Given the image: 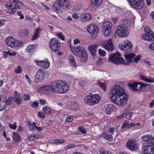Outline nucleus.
Masks as SVG:
<instances>
[{"mask_svg":"<svg viewBox=\"0 0 154 154\" xmlns=\"http://www.w3.org/2000/svg\"><path fill=\"white\" fill-rule=\"evenodd\" d=\"M142 138L146 142L142 146V152L144 154H154V137L151 135H146Z\"/></svg>","mask_w":154,"mask_h":154,"instance_id":"nucleus-1","label":"nucleus"},{"mask_svg":"<svg viewBox=\"0 0 154 154\" xmlns=\"http://www.w3.org/2000/svg\"><path fill=\"white\" fill-rule=\"evenodd\" d=\"M55 93L60 94L66 93L69 90L68 84L65 81L58 80L53 83Z\"/></svg>","mask_w":154,"mask_h":154,"instance_id":"nucleus-2","label":"nucleus"},{"mask_svg":"<svg viewBox=\"0 0 154 154\" xmlns=\"http://www.w3.org/2000/svg\"><path fill=\"white\" fill-rule=\"evenodd\" d=\"M70 6V3L69 0H57L54 2L53 7V9L57 12L62 8L68 9Z\"/></svg>","mask_w":154,"mask_h":154,"instance_id":"nucleus-3","label":"nucleus"},{"mask_svg":"<svg viewBox=\"0 0 154 154\" xmlns=\"http://www.w3.org/2000/svg\"><path fill=\"white\" fill-rule=\"evenodd\" d=\"M69 46L72 52L77 56L80 57L81 58L87 60V54L86 53L85 50L83 47L79 46L71 48V45L70 42L69 44Z\"/></svg>","mask_w":154,"mask_h":154,"instance_id":"nucleus-4","label":"nucleus"},{"mask_svg":"<svg viewBox=\"0 0 154 154\" xmlns=\"http://www.w3.org/2000/svg\"><path fill=\"white\" fill-rule=\"evenodd\" d=\"M124 88L120 85H117L114 86L109 92L111 100L116 99L117 97L121 96L123 95L126 94Z\"/></svg>","mask_w":154,"mask_h":154,"instance_id":"nucleus-5","label":"nucleus"},{"mask_svg":"<svg viewBox=\"0 0 154 154\" xmlns=\"http://www.w3.org/2000/svg\"><path fill=\"white\" fill-rule=\"evenodd\" d=\"M100 99V97L99 95L90 94L85 97L84 101L88 105L92 106L98 103Z\"/></svg>","mask_w":154,"mask_h":154,"instance_id":"nucleus-6","label":"nucleus"},{"mask_svg":"<svg viewBox=\"0 0 154 154\" xmlns=\"http://www.w3.org/2000/svg\"><path fill=\"white\" fill-rule=\"evenodd\" d=\"M125 58L126 61H124L123 58L122 60V64L125 65H129L130 63L133 62L137 63L139 61L141 58V56L138 55L137 56L134 53H130L125 54Z\"/></svg>","mask_w":154,"mask_h":154,"instance_id":"nucleus-7","label":"nucleus"},{"mask_svg":"<svg viewBox=\"0 0 154 154\" xmlns=\"http://www.w3.org/2000/svg\"><path fill=\"white\" fill-rule=\"evenodd\" d=\"M122 60L123 58L121 57L120 54L117 52L110 54L108 58L109 62L117 64H122Z\"/></svg>","mask_w":154,"mask_h":154,"instance_id":"nucleus-8","label":"nucleus"},{"mask_svg":"<svg viewBox=\"0 0 154 154\" xmlns=\"http://www.w3.org/2000/svg\"><path fill=\"white\" fill-rule=\"evenodd\" d=\"M116 32L120 37L127 36L129 33V31L128 30L127 26L125 24H122L118 26Z\"/></svg>","mask_w":154,"mask_h":154,"instance_id":"nucleus-9","label":"nucleus"},{"mask_svg":"<svg viewBox=\"0 0 154 154\" xmlns=\"http://www.w3.org/2000/svg\"><path fill=\"white\" fill-rule=\"evenodd\" d=\"M128 98V96L126 94H124L111 100L118 105L122 106L126 104Z\"/></svg>","mask_w":154,"mask_h":154,"instance_id":"nucleus-10","label":"nucleus"},{"mask_svg":"<svg viewBox=\"0 0 154 154\" xmlns=\"http://www.w3.org/2000/svg\"><path fill=\"white\" fill-rule=\"evenodd\" d=\"M128 86L131 90L133 91H143V83L130 82L128 84Z\"/></svg>","mask_w":154,"mask_h":154,"instance_id":"nucleus-11","label":"nucleus"},{"mask_svg":"<svg viewBox=\"0 0 154 154\" xmlns=\"http://www.w3.org/2000/svg\"><path fill=\"white\" fill-rule=\"evenodd\" d=\"M119 48L124 53H127L131 52L132 51L133 46L130 41L126 40L124 41L123 45H119Z\"/></svg>","mask_w":154,"mask_h":154,"instance_id":"nucleus-12","label":"nucleus"},{"mask_svg":"<svg viewBox=\"0 0 154 154\" xmlns=\"http://www.w3.org/2000/svg\"><path fill=\"white\" fill-rule=\"evenodd\" d=\"M131 5L137 10H140L144 8L143 0H128Z\"/></svg>","mask_w":154,"mask_h":154,"instance_id":"nucleus-13","label":"nucleus"},{"mask_svg":"<svg viewBox=\"0 0 154 154\" xmlns=\"http://www.w3.org/2000/svg\"><path fill=\"white\" fill-rule=\"evenodd\" d=\"M50 48L54 52L58 51L60 46V43L59 40L56 38L52 39L50 42Z\"/></svg>","mask_w":154,"mask_h":154,"instance_id":"nucleus-14","label":"nucleus"},{"mask_svg":"<svg viewBox=\"0 0 154 154\" xmlns=\"http://www.w3.org/2000/svg\"><path fill=\"white\" fill-rule=\"evenodd\" d=\"M112 24L110 22L106 21L103 23V26L104 30V35L106 36H109L111 33V29Z\"/></svg>","mask_w":154,"mask_h":154,"instance_id":"nucleus-15","label":"nucleus"},{"mask_svg":"<svg viewBox=\"0 0 154 154\" xmlns=\"http://www.w3.org/2000/svg\"><path fill=\"white\" fill-rule=\"evenodd\" d=\"M45 72L39 69L35 73V82L36 83L42 82L44 79Z\"/></svg>","mask_w":154,"mask_h":154,"instance_id":"nucleus-16","label":"nucleus"},{"mask_svg":"<svg viewBox=\"0 0 154 154\" xmlns=\"http://www.w3.org/2000/svg\"><path fill=\"white\" fill-rule=\"evenodd\" d=\"M41 90L43 93L46 94H51L52 93H55L53 84L52 85H46L41 87Z\"/></svg>","mask_w":154,"mask_h":154,"instance_id":"nucleus-17","label":"nucleus"},{"mask_svg":"<svg viewBox=\"0 0 154 154\" xmlns=\"http://www.w3.org/2000/svg\"><path fill=\"white\" fill-rule=\"evenodd\" d=\"M102 45L107 50L112 51L113 50L114 46L111 39L104 41Z\"/></svg>","mask_w":154,"mask_h":154,"instance_id":"nucleus-18","label":"nucleus"},{"mask_svg":"<svg viewBox=\"0 0 154 154\" xmlns=\"http://www.w3.org/2000/svg\"><path fill=\"white\" fill-rule=\"evenodd\" d=\"M87 31L92 36H95L98 33L99 29L97 25H91L87 28Z\"/></svg>","mask_w":154,"mask_h":154,"instance_id":"nucleus-19","label":"nucleus"},{"mask_svg":"<svg viewBox=\"0 0 154 154\" xmlns=\"http://www.w3.org/2000/svg\"><path fill=\"white\" fill-rule=\"evenodd\" d=\"M136 143V141L129 139L126 143L127 146L131 151H134L138 148V145Z\"/></svg>","mask_w":154,"mask_h":154,"instance_id":"nucleus-20","label":"nucleus"},{"mask_svg":"<svg viewBox=\"0 0 154 154\" xmlns=\"http://www.w3.org/2000/svg\"><path fill=\"white\" fill-rule=\"evenodd\" d=\"M103 108L108 114H110L111 112L114 111L116 109V107L112 104H103Z\"/></svg>","mask_w":154,"mask_h":154,"instance_id":"nucleus-21","label":"nucleus"},{"mask_svg":"<svg viewBox=\"0 0 154 154\" xmlns=\"http://www.w3.org/2000/svg\"><path fill=\"white\" fill-rule=\"evenodd\" d=\"M97 45H93L88 47V49L93 57L95 56V54L97 51Z\"/></svg>","mask_w":154,"mask_h":154,"instance_id":"nucleus-22","label":"nucleus"},{"mask_svg":"<svg viewBox=\"0 0 154 154\" xmlns=\"http://www.w3.org/2000/svg\"><path fill=\"white\" fill-rule=\"evenodd\" d=\"M10 104V102L5 100H2L0 99V111L3 110L5 108L6 105L8 104L9 105Z\"/></svg>","mask_w":154,"mask_h":154,"instance_id":"nucleus-23","label":"nucleus"},{"mask_svg":"<svg viewBox=\"0 0 154 154\" xmlns=\"http://www.w3.org/2000/svg\"><path fill=\"white\" fill-rule=\"evenodd\" d=\"M69 108L72 110H77L79 108V104L73 102H69L67 103Z\"/></svg>","mask_w":154,"mask_h":154,"instance_id":"nucleus-24","label":"nucleus"},{"mask_svg":"<svg viewBox=\"0 0 154 154\" xmlns=\"http://www.w3.org/2000/svg\"><path fill=\"white\" fill-rule=\"evenodd\" d=\"M102 2V0H92L91 2V6L92 8L97 7Z\"/></svg>","mask_w":154,"mask_h":154,"instance_id":"nucleus-25","label":"nucleus"},{"mask_svg":"<svg viewBox=\"0 0 154 154\" xmlns=\"http://www.w3.org/2000/svg\"><path fill=\"white\" fill-rule=\"evenodd\" d=\"M7 45L11 48V46H14V45L12 44L14 41V38L11 37H9L7 38L5 40Z\"/></svg>","mask_w":154,"mask_h":154,"instance_id":"nucleus-26","label":"nucleus"},{"mask_svg":"<svg viewBox=\"0 0 154 154\" xmlns=\"http://www.w3.org/2000/svg\"><path fill=\"white\" fill-rule=\"evenodd\" d=\"M144 30L145 32V34L141 35V37L142 39L147 40L148 32H149V31H150V29L148 27H146Z\"/></svg>","mask_w":154,"mask_h":154,"instance_id":"nucleus-27","label":"nucleus"},{"mask_svg":"<svg viewBox=\"0 0 154 154\" xmlns=\"http://www.w3.org/2000/svg\"><path fill=\"white\" fill-rule=\"evenodd\" d=\"M82 22H85L90 20L91 18V15L88 13L83 14L82 16Z\"/></svg>","mask_w":154,"mask_h":154,"instance_id":"nucleus-28","label":"nucleus"},{"mask_svg":"<svg viewBox=\"0 0 154 154\" xmlns=\"http://www.w3.org/2000/svg\"><path fill=\"white\" fill-rule=\"evenodd\" d=\"M139 76L140 79L146 82L150 83H153L154 82V80L153 79H148L145 76L143 75H140Z\"/></svg>","mask_w":154,"mask_h":154,"instance_id":"nucleus-29","label":"nucleus"},{"mask_svg":"<svg viewBox=\"0 0 154 154\" xmlns=\"http://www.w3.org/2000/svg\"><path fill=\"white\" fill-rule=\"evenodd\" d=\"M23 43V42L22 41H20L14 38V41L12 44L14 45V46H11V48H14L16 47H20L22 45Z\"/></svg>","mask_w":154,"mask_h":154,"instance_id":"nucleus-30","label":"nucleus"},{"mask_svg":"<svg viewBox=\"0 0 154 154\" xmlns=\"http://www.w3.org/2000/svg\"><path fill=\"white\" fill-rule=\"evenodd\" d=\"M41 31V29L38 27L36 28V29L35 32L34 33L33 36L32 37V40H34L37 39L39 36V31Z\"/></svg>","mask_w":154,"mask_h":154,"instance_id":"nucleus-31","label":"nucleus"},{"mask_svg":"<svg viewBox=\"0 0 154 154\" xmlns=\"http://www.w3.org/2000/svg\"><path fill=\"white\" fill-rule=\"evenodd\" d=\"M143 91H150L152 89V86L151 85L143 83Z\"/></svg>","mask_w":154,"mask_h":154,"instance_id":"nucleus-32","label":"nucleus"},{"mask_svg":"<svg viewBox=\"0 0 154 154\" xmlns=\"http://www.w3.org/2000/svg\"><path fill=\"white\" fill-rule=\"evenodd\" d=\"M149 31V32H148V35L147 37V40H149L150 41H154V35L153 34L152 31L150 29V31Z\"/></svg>","mask_w":154,"mask_h":154,"instance_id":"nucleus-33","label":"nucleus"},{"mask_svg":"<svg viewBox=\"0 0 154 154\" xmlns=\"http://www.w3.org/2000/svg\"><path fill=\"white\" fill-rule=\"evenodd\" d=\"M52 110L50 108L47 106H45L43 107L42 108V111L45 113L49 114H50Z\"/></svg>","mask_w":154,"mask_h":154,"instance_id":"nucleus-34","label":"nucleus"},{"mask_svg":"<svg viewBox=\"0 0 154 154\" xmlns=\"http://www.w3.org/2000/svg\"><path fill=\"white\" fill-rule=\"evenodd\" d=\"M18 95H15L14 97V101L17 103L18 104H20L21 101V97L19 96V94L18 93Z\"/></svg>","mask_w":154,"mask_h":154,"instance_id":"nucleus-35","label":"nucleus"},{"mask_svg":"<svg viewBox=\"0 0 154 154\" xmlns=\"http://www.w3.org/2000/svg\"><path fill=\"white\" fill-rule=\"evenodd\" d=\"M35 51L34 47L33 45H29L27 49V52L30 54L33 53Z\"/></svg>","mask_w":154,"mask_h":154,"instance_id":"nucleus-36","label":"nucleus"},{"mask_svg":"<svg viewBox=\"0 0 154 154\" xmlns=\"http://www.w3.org/2000/svg\"><path fill=\"white\" fill-rule=\"evenodd\" d=\"M69 63L72 64L73 66H75L76 63L75 60L74 58L72 55H69Z\"/></svg>","mask_w":154,"mask_h":154,"instance_id":"nucleus-37","label":"nucleus"},{"mask_svg":"<svg viewBox=\"0 0 154 154\" xmlns=\"http://www.w3.org/2000/svg\"><path fill=\"white\" fill-rule=\"evenodd\" d=\"M28 31L27 30H23L21 31L20 35L22 37H24L28 36Z\"/></svg>","mask_w":154,"mask_h":154,"instance_id":"nucleus-38","label":"nucleus"},{"mask_svg":"<svg viewBox=\"0 0 154 154\" xmlns=\"http://www.w3.org/2000/svg\"><path fill=\"white\" fill-rule=\"evenodd\" d=\"M13 139L15 141H18L20 139V137L19 135L16 133H14L13 134Z\"/></svg>","mask_w":154,"mask_h":154,"instance_id":"nucleus-39","label":"nucleus"},{"mask_svg":"<svg viewBox=\"0 0 154 154\" xmlns=\"http://www.w3.org/2000/svg\"><path fill=\"white\" fill-rule=\"evenodd\" d=\"M43 64L42 67L45 69H47L50 65V63L49 62H45L43 61Z\"/></svg>","mask_w":154,"mask_h":154,"instance_id":"nucleus-40","label":"nucleus"},{"mask_svg":"<svg viewBox=\"0 0 154 154\" xmlns=\"http://www.w3.org/2000/svg\"><path fill=\"white\" fill-rule=\"evenodd\" d=\"M97 85L98 86L102 88L104 91L106 90V85L104 83L99 82L97 83Z\"/></svg>","mask_w":154,"mask_h":154,"instance_id":"nucleus-41","label":"nucleus"},{"mask_svg":"<svg viewBox=\"0 0 154 154\" xmlns=\"http://www.w3.org/2000/svg\"><path fill=\"white\" fill-rule=\"evenodd\" d=\"M100 154H111L109 151H106L103 148L100 149Z\"/></svg>","mask_w":154,"mask_h":154,"instance_id":"nucleus-42","label":"nucleus"},{"mask_svg":"<svg viewBox=\"0 0 154 154\" xmlns=\"http://www.w3.org/2000/svg\"><path fill=\"white\" fill-rule=\"evenodd\" d=\"M98 52L99 55L102 57L105 56L106 54V53L105 51L102 50L101 49L99 50Z\"/></svg>","mask_w":154,"mask_h":154,"instance_id":"nucleus-43","label":"nucleus"},{"mask_svg":"<svg viewBox=\"0 0 154 154\" xmlns=\"http://www.w3.org/2000/svg\"><path fill=\"white\" fill-rule=\"evenodd\" d=\"M104 138L108 141H110L112 140V137L111 134H108L106 135Z\"/></svg>","mask_w":154,"mask_h":154,"instance_id":"nucleus-44","label":"nucleus"},{"mask_svg":"<svg viewBox=\"0 0 154 154\" xmlns=\"http://www.w3.org/2000/svg\"><path fill=\"white\" fill-rule=\"evenodd\" d=\"M79 131L83 134H86L87 132L85 129L82 126L79 127L78 128Z\"/></svg>","mask_w":154,"mask_h":154,"instance_id":"nucleus-45","label":"nucleus"},{"mask_svg":"<svg viewBox=\"0 0 154 154\" xmlns=\"http://www.w3.org/2000/svg\"><path fill=\"white\" fill-rule=\"evenodd\" d=\"M17 68L15 69L14 72L16 73H20L22 72V70L21 67L20 66H18Z\"/></svg>","mask_w":154,"mask_h":154,"instance_id":"nucleus-46","label":"nucleus"},{"mask_svg":"<svg viewBox=\"0 0 154 154\" xmlns=\"http://www.w3.org/2000/svg\"><path fill=\"white\" fill-rule=\"evenodd\" d=\"M31 106L33 108H37L38 106V101H34L31 105Z\"/></svg>","mask_w":154,"mask_h":154,"instance_id":"nucleus-47","label":"nucleus"},{"mask_svg":"<svg viewBox=\"0 0 154 154\" xmlns=\"http://www.w3.org/2000/svg\"><path fill=\"white\" fill-rule=\"evenodd\" d=\"M56 35L62 40H63L64 39V36L63 35V34L61 32L58 33L56 34Z\"/></svg>","mask_w":154,"mask_h":154,"instance_id":"nucleus-48","label":"nucleus"},{"mask_svg":"<svg viewBox=\"0 0 154 154\" xmlns=\"http://www.w3.org/2000/svg\"><path fill=\"white\" fill-rule=\"evenodd\" d=\"M9 126L11 129H12L14 130L16 129L17 128L16 122L14 123L13 125L11 124H10L9 125Z\"/></svg>","mask_w":154,"mask_h":154,"instance_id":"nucleus-49","label":"nucleus"},{"mask_svg":"<svg viewBox=\"0 0 154 154\" xmlns=\"http://www.w3.org/2000/svg\"><path fill=\"white\" fill-rule=\"evenodd\" d=\"M38 117L42 119H44L45 117V115L42 112H39L38 113Z\"/></svg>","mask_w":154,"mask_h":154,"instance_id":"nucleus-50","label":"nucleus"},{"mask_svg":"<svg viewBox=\"0 0 154 154\" xmlns=\"http://www.w3.org/2000/svg\"><path fill=\"white\" fill-rule=\"evenodd\" d=\"M23 98L25 101H27L29 99L30 97L29 94H25L23 96Z\"/></svg>","mask_w":154,"mask_h":154,"instance_id":"nucleus-51","label":"nucleus"},{"mask_svg":"<svg viewBox=\"0 0 154 154\" xmlns=\"http://www.w3.org/2000/svg\"><path fill=\"white\" fill-rule=\"evenodd\" d=\"M5 6L7 8L11 9V8H12L13 6L11 3L8 2L7 3Z\"/></svg>","mask_w":154,"mask_h":154,"instance_id":"nucleus-52","label":"nucleus"},{"mask_svg":"<svg viewBox=\"0 0 154 154\" xmlns=\"http://www.w3.org/2000/svg\"><path fill=\"white\" fill-rule=\"evenodd\" d=\"M133 115L132 112H130L128 113L126 116V118L127 119H131Z\"/></svg>","mask_w":154,"mask_h":154,"instance_id":"nucleus-53","label":"nucleus"},{"mask_svg":"<svg viewBox=\"0 0 154 154\" xmlns=\"http://www.w3.org/2000/svg\"><path fill=\"white\" fill-rule=\"evenodd\" d=\"M28 125L29 127V128L30 130L32 131L35 129V128L33 125H32V124L30 123H28Z\"/></svg>","mask_w":154,"mask_h":154,"instance_id":"nucleus-54","label":"nucleus"},{"mask_svg":"<svg viewBox=\"0 0 154 154\" xmlns=\"http://www.w3.org/2000/svg\"><path fill=\"white\" fill-rule=\"evenodd\" d=\"M35 63L38 66H42V64H43V61L42 60L41 61H39L38 60H35Z\"/></svg>","mask_w":154,"mask_h":154,"instance_id":"nucleus-55","label":"nucleus"},{"mask_svg":"<svg viewBox=\"0 0 154 154\" xmlns=\"http://www.w3.org/2000/svg\"><path fill=\"white\" fill-rule=\"evenodd\" d=\"M10 51H8L7 52L4 51L3 53V55L4 56V57L6 58L7 57V55H10Z\"/></svg>","mask_w":154,"mask_h":154,"instance_id":"nucleus-56","label":"nucleus"},{"mask_svg":"<svg viewBox=\"0 0 154 154\" xmlns=\"http://www.w3.org/2000/svg\"><path fill=\"white\" fill-rule=\"evenodd\" d=\"M73 117L72 116H68L67 117L66 121L67 122H71L73 120Z\"/></svg>","mask_w":154,"mask_h":154,"instance_id":"nucleus-57","label":"nucleus"},{"mask_svg":"<svg viewBox=\"0 0 154 154\" xmlns=\"http://www.w3.org/2000/svg\"><path fill=\"white\" fill-rule=\"evenodd\" d=\"M78 15L76 13H74L72 15V17L75 20L77 19L78 18Z\"/></svg>","mask_w":154,"mask_h":154,"instance_id":"nucleus-58","label":"nucleus"},{"mask_svg":"<svg viewBox=\"0 0 154 154\" xmlns=\"http://www.w3.org/2000/svg\"><path fill=\"white\" fill-rule=\"evenodd\" d=\"M39 103L42 105H44L46 103L45 100L44 99H40L39 100Z\"/></svg>","mask_w":154,"mask_h":154,"instance_id":"nucleus-59","label":"nucleus"},{"mask_svg":"<svg viewBox=\"0 0 154 154\" xmlns=\"http://www.w3.org/2000/svg\"><path fill=\"white\" fill-rule=\"evenodd\" d=\"M149 48L153 51H154V42H152L149 46Z\"/></svg>","mask_w":154,"mask_h":154,"instance_id":"nucleus-60","label":"nucleus"},{"mask_svg":"<svg viewBox=\"0 0 154 154\" xmlns=\"http://www.w3.org/2000/svg\"><path fill=\"white\" fill-rule=\"evenodd\" d=\"M102 59L101 58L99 59L97 61V63L98 65L100 66L102 63Z\"/></svg>","mask_w":154,"mask_h":154,"instance_id":"nucleus-61","label":"nucleus"},{"mask_svg":"<svg viewBox=\"0 0 154 154\" xmlns=\"http://www.w3.org/2000/svg\"><path fill=\"white\" fill-rule=\"evenodd\" d=\"M128 123V122H125L122 125V128H124L125 127H126L129 124Z\"/></svg>","mask_w":154,"mask_h":154,"instance_id":"nucleus-62","label":"nucleus"},{"mask_svg":"<svg viewBox=\"0 0 154 154\" xmlns=\"http://www.w3.org/2000/svg\"><path fill=\"white\" fill-rule=\"evenodd\" d=\"M114 128H109L108 131L109 133L113 134L114 131Z\"/></svg>","mask_w":154,"mask_h":154,"instance_id":"nucleus-63","label":"nucleus"},{"mask_svg":"<svg viewBox=\"0 0 154 154\" xmlns=\"http://www.w3.org/2000/svg\"><path fill=\"white\" fill-rule=\"evenodd\" d=\"M74 43L75 44H79L80 43L81 41L78 38H76L74 41Z\"/></svg>","mask_w":154,"mask_h":154,"instance_id":"nucleus-64","label":"nucleus"}]
</instances>
